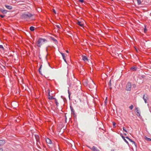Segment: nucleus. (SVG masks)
<instances>
[{
	"label": "nucleus",
	"mask_w": 151,
	"mask_h": 151,
	"mask_svg": "<svg viewBox=\"0 0 151 151\" xmlns=\"http://www.w3.org/2000/svg\"><path fill=\"white\" fill-rule=\"evenodd\" d=\"M68 75L67 82L69 86H70L73 83V80L74 78V77L72 72L70 73L69 72H68Z\"/></svg>",
	"instance_id": "obj_1"
},
{
	"label": "nucleus",
	"mask_w": 151,
	"mask_h": 151,
	"mask_svg": "<svg viewBox=\"0 0 151 151\" xmlns=\"http://www.w3.org/2000/svg\"><path fill=\"white\" fill-rule=\"evenodd\" d=\"M47 40L41 38H39L37 42V46L39 47H41V45H43Z\"/></svg>",
	"instance_id": "obj_2"
},
{
	"label": "nucleus",
	"mask_w": 151,
	"mask_h": 151,
	"mask_svg": "<svg viewBox=\"0 0 151 151\" xmlns=\"http://www.w3.org/2000/svg\"><path fill=\"white\" fill-rule=\"evenodd\" d=\"M32 16V15L29 13H28L27 14L24 13L22 14L21 17L23 19H26L28 18H30Z\"/></svg>",
	"instance_id": "obj_3"
},
{
	"label": "nucleus",
	"mask_w": 151,
	"mask_h": 151,
	"mask_svg": "<svg viewBox=\"0 0 151 151\" xmlns=\"http://www.w3.org/2000/svg\"><path fill=\"white\" fill-rule=\"evenodd\" d=\"M131 87L132 85L131 83L129 82L126 85V89L127 91H130L131 89Z\"/></svg>",
	"instance_id": "obj_4"
},
{
	"label": "nucleus",
	"mask_w": 151,
	"mask_h": 151,
	"mask_svg": "<svg viewBox=\"0 0 151 151\" xmlns=\"http://www.w3.org/2000/svg\"><path fill=\"white\" fill-rule=\"evenodd\" d=\"M143 99L145 103H147V101L148 99V96L147 95H144Z\"/></svg>",
	"instance_id": "obj_5"
},
{
	"label": "nucleus",
	"mask_w": 151,
	"mask_h": 151,
	"mask_svg": "<svg viewBox=\"0 0 151 151\" xmlns=\"http://www.w3.org/2000/svg\"><path fill=\"white\" fill-rule=\"evenodd\" d=\"M67 143L71 147H72L73 145H74V144L73 142L71 140L70 141V142H68L67 140Z\"/></svg>",
	"instance_id": "obj_6"
},
{
	"label": "nucleus",
	"mask_w": 151,
	"mask_h": 151,
	"mask_svg": "<svg viewBox=\"0 0 151 151\" xmlns=\"http://www.w3.org/2000/svg\"><path fill=\"white\" fill-rule=\"evenodd\" d=\"M82 57L83 60L85 61L88 62V60L86 56L84 55H83L82 56Z\"/></svg>",
	"instance_id": "obj_7"
},
{
	"label": "nucleus",
	"mask_w": 151,
	"mask_h": 151,
	"mask_svg": "<svg viewBox=\"0 0 151 151\" xmlns=\"http://www.w3.org/2000/svg\"><path fill=\"white\" fill-rule=\"evenodd\" d=\"M0 11L3 14H6L7 12V11L6 10L3 9L2 8H0Z\"/></svg>",
	"instance_id": "obj_8"
},
{
	"label": "nucleus",
	"mask_w": 151,
	"mask_h": 151,
	"mask_svg": "<svg viewBox=\"0 0 151 151\" xmlns=\"http://www.w3.org/2000/svg\"><path fill=\"white\" fill-rule=\"evenodd\" d=\"M135 109L136 111V112L137 113V115L138 116H140V113L139 111L138 108V107H136L135 108Z\"/></svg>",
	"instance_id": "obj_9"
},
{
	"label": "nucleus",
	"mask_w": 151,
	"mask_h": 151,
	"mask_svg": "<svg viewBox=\"0 0 151 151\" xmlns=\"http://www.w3.org/2000/svg\"><path fill=\"white\" fill-rule=\"evenodd\" d=\"M5 6L7 9H9L11 10L12 9V6H11L5 5Z\"/></svg>",
	"instance_id": "obj_10"
},
{
	"label": "nucleus",
	"mask_w": 151,
	"mask_h": 151,
	"mask_svg": "<svg viewBox=\"0 0 151 151\" xmlns=\"http://www.w3.org/2000/svg\"><path fill=\"white\" fill-rule=\"evenodd\" d=\"M46 142L47 143L49 144H51V140L48 139L47 138L46 139Z\"/></svg>",
	"instance_id": "obj_11"
},
{
	"label": "nucleus",
	"mask_w": 151,
	"mask_h": 151,
	"mask_svg": "<svg viewBox=\"0 0 151 151\" xmlns=\"http://www.w3.org/2000/svg\"><path fill=\"white\" fill-rule=\"evenodd\" d=\"M91 149L93 150L94 151H98V149H97L96 147L93 146V147L91 148Z\"/></svg>",
	"instance_id": "obj_12"
},
{
	"label": "nucleus",
	"mask_w": 151,
	"mask_h": 151,
	"mask_svg": "<svg viewBox=\"0 0 151 151\" xmlns=\"http://www.w3.org/2000/svg\"><path fill=\"white\" fill-rule=\"evenodd\" d=\"M61 54L62 55V56L63 57V58L64 60V61L65 62H66V59L65 58V54L60 52Z\"/></svg>",
	"instance_id": "obj_13"
},
{
	"label": "nucleus",
	"mask_w": 151,
	"mask_h": 151,
	"mask_svg": "<svg viewBox=\"0 0 151 151\" xmlns=\"http://www.w3.org/2000/svg\"><path fill=\"white\" fill-rule=\"evenodd\" d=\"M5 143V142L4 140H0V146L4 145Z\"/></svg>",
	"instance_id": "obj_14"
},
{
	"label": "nucleus",
	"mask_w": 151,
	"mask_h": 151,
	"mask_svg": "<svg viewBox=\"0 0 151 151\" xmlns=\"http://www.w3.org/2000/svg\"><path fill=\"white\" fill-rule=\"evenodd\" d=\"M144 139L146 140L147 141H151V139L148 138L145 136V137Z\"/></svg>",
	"instance_id": "obj_15"
},
{
	"label": "nucleus",
	"mask_w": 151,
	"mask_h": 151,
	"mask_svg": "<svg viewBox=\"0 0 151 151\" xmlns=\"http://www.w3.org/2000/svg\"><path fill=\"white\" fill-rule=\"evenodd\" d=\"M77 24H78L79 25H80V26H81V27L83 26V24L81 23V22H80V21H78L77 22Z\"/></svg>",
	"instance_id": "obj_16"
},
{
	"label": "nucleus",
	"mask_w": 151,
	"mask_h": 151,
	"mask_svg": "<svg viewBox=\"0 0 151 151\" xmlns=\"http://www.w3.org/2000/svg\"><path fill=\"white\" fill-rule=\"evenodd\" d=\"M131 70L133 71H136L137 70V68L136 67H132L131 68Z\"/></svg>",
	"instance_id": "obj_17"
},
{
	"label": "nucleus",
	"mask_w": 151,
	"mask_h": 151,
	"mask_svg": "<svg viewBox=\"0 0 151 151\" xmlns=\"http://www.w3.org/2000/svg\"><path fill=\"white\" fill-rule=\"evenodd\" d=\"M29 29L32 31H34L35 30V27H34L31 26L30 27Z\"/></svg>",
	"instance_id": "obj_18"
},
{
	"label": "nucleus",
	"mask_w": 151,
	"mask_h": 151,
	"mask_svg": "<svg viewBox=\"0 0 151 151\" xmlns=\"http://www.w3.org/2000/svg\"><path fill=\"white\" fill-rule=\"evenodd\" d=\"M126 138L128 139L130 142H132L134 144H135V142L134 141H133L131 139L129 138L128 137H127Z\"/></svg>",
	"instance_id": "obj_19"
},
{
	"label": "nucleus",
	"mask_w": 151,
	"mask_h": 151,
	"mask_svg": "<svg viewBox=\"0 0 151 151\" xmlns=\"http://www.w3.org/2000/svg\"><path fill=\"white\" fill-rule=\"evenodd\" d=\"M51 39H52V40H53V41H54L55 43H57V40L56 39H54V38H53V37H51Z\"/></svg>",
	"instance_id": "obj_20"
},
{
	"label": "nucleus",
	"mask_w": 151,
	"mask_h": 151,
	"mask_svg": "<svg viewBox=\"0 0 151 151\" xmlns=\"http://www.w3.org/2000/svg\"><path fill=\"white\" fill-rule=\"evenodd\" d=\"M122 138H123V139H124V141L127 143V144H128V142L125 139V137H123V136H122Z\"/></svg>",
	"instance_id": "obj_21"
},
{
	"label": "nucleus",
	"mask_w": 151,
	"mask_h": 151,
	"mask_svg": "<svg viewBox=\"0 0 151 151\" xmlns=\"http://www.w3.org/2000/svg\"><path fill=\"white\" fill-rule=\"evenodd\" d=\"M0 48L1 49L3 50H4V48L3 47V46L2 45H0Z\"/></svg>",
	"instance_id": "obj_22"
},
{
	"label": "nucleus",
	"mask_w": 151,
	"mask_h": 151,
	"mask_svg": "<svg viewBox=\"0 0 151 151\" xmlns=\"http://www.w3.org/2000/svg\"><path fill=\"white\" fill-rule=\"evenodd\" d=\"M55 103H56V105L57 106H58V102L57 100L56 99H55Z\"/></svg>",
	"instance_id": "obj_23"
},
{
	"label": "nucleus",
	"mask_w": 151,
	"mask_h": 151,
	"mask_svg": "<svg viewBox=\"0 0 151 151\" xmlns=\"http://www.w3.org/2000/svg\"><path fill=\"white\" fill-rule=\"evenodd\" d=\"M133 106L132 105H131L130 106H129V109H131V110H132V109H133Z\"/></svg>",
	"instance_id": "obj_24"
},
{
	"label": "nucleus",
	"mask_w": 151,
	"mask_h": 151,
	"mask_svg": "<svg viewBox=\"0 0 151 151\" xmlns=\"http://www.w3.org/2000/svg\"><path fill=\"white\" fill-rule=\"evenodd\" d=\"M48 99H54V98L52 96H50L49 97Z\"/></svg>",
	"instance_id": "obj_25"
},
{
	"label": "nucleus",
	"mask_w": 151,
	"mask_h": 151,
	"mask_svg": "<svg viewBox=\"0 0 151 151\" xmlns=\"http://www.w3.org/2000/svg\"><path fill=\"white\" fill-rule=\"evenodd\" d=\"M137 1L138 4L139 5L141 4L140 0H137Z\"/></svg>",
	"instance_id": "obj_26"
},
{
	"label": "nucleus",
	"mask_w": 151,
	"mask_h": 151,
	"mask_svg": "<svg viewBox=\"0 0 151 151\" xmlns=\"http://www.w3.org/2000/svg\"><path fill=\"white\" fill-rule=\"evenodd\" d=\"M112 124H113L114 127H116V126H115V125L116 124V123L114 122H113Z\"/></svg>",
	"instance_id": "obj_27"
},
{
	"label": "nucleus",
	"mask_w": 151,
	"mask_h": 151,
	"mask_svg": "<svg viewBox=\"0 0 151 151\" xmlns=\"http://www.w3.org/2000/svg\"><path fill=\"white\" fill-rule=\"evenodd\" d=\"M56 27L58 28H60V27H61V26L59 24H58V25H56Z\"/></svg>",
	"instance_id": "obj_28"
},
{
	"label": "nucleus",
	"mask_w": 151,
	"mask_h": 151,
	"mask_svg": "<svg viewBox=\"0 0 151 151\" xmlns=\"http://www.w3.org/2000/svg\"><path fill=\"white\" fill-rule=\"evenodd\" d=\"M147 31V29H146V27H145L144 28V32L145 33Z\"/></svg>",
	"instance_id": "obj_29"
},
{
	"label": "nucleus",
	"mask_w": 151,
	"mask_h": 151,
	"mask_svg": "<svg viewBox=\"0 0 151 151\" xmlns=\"http://www.w3.org/2000/svg\"><path fill=\"white\" fill-rule=\"evenodd\" d=\"M42 65H41V66L39 68V73L40 74H41V72L40 71V69L41 68V67H42Z\"/></svg>",
	"instance_id": "obj_30"
},
{
	"label": "nucleus",
	"mask_w": 151,
	"mask_h": 151,
	"mask_svg": "<svg viewBox=\"0 0 151 151\" xmlns=\"http://www.w3.org/2000/svg\"><path fill=\"white\" fill-rule=\"evenodd\" d=\"M52 11H53V12L55 14H57V12H56V11H55V9H52Z\"/></svg>",
	"instance_id": "obj_31"
},
{
	"label": "nucleus",
	"mask_w": 151,
	"mask_h": 151,
	"mask_svg": "<svg viewBox=\"0 0 151 151\" xmlns=\"http://www.w3.org/2000/svg\"><path fill=\"white\" fill-rule=\"evenodd\" d=\"M0 17H1L2 18H4L5 17V15H0Z\"/></svg>",
	"instance_id": "obj_32"
},
{
	"label": "nucleus",
	"mask_w": 151,
	"mask_h": 151,
	"mask_svg": "<svg viewBox=\"0 0 151 151\" xmlns=\"http://www.w3.org/2000/svg\"><path fill=\"white\" fill-rule=\"evenodd\" d=\"M123 130L125 131V132H127V130L125 129V128L124 127H123Z\"/></svg>",
	"instance_id": "obj_33"
},
{
	"label": "nucleus",
	"mask_w": 151,
	"mask_h": 151,
	"mask_svg": "<svg viewBox=\"0 0 151 151\" xmlns=\"http://www.w3.org/2000/svg\"><path fill=\"white\" fill-rule=\"evenodd\" d=\"M68 93L69 94V99H70V92H69V90H68Z\"/></svg>",
	"instance_id": "obj_34"
},
{
	"label": "nucleus",
	"mask_w": 151,
	"mask_h": 151,
	"mask_svg": "<svg viewBox=\"0 0 151 151\" xmlns=\"http://www.w3.org/2000/svg\"><path fill=\"white\" fill-rule=\"evenodd\" d=\"M79 1L81 3H83L84 1L83 0H79Z\"/></svg>",
	"instance_id": "obj_35"
},
{
	"label": "nucleus",
	"mask_w": 151,
	"mask_h": 151,
	"mask_svg": "<svg viewBox=\"0 0 151 151\" xmlns=\"http://www.w3.org/2000/svg\"><path fill=\"white\" fill-rule=\"evenodd\" d=\"M61 97L62 99H63V98L65 99V98L63 97V96H61Z\"/></svg>",
	"instance_id": "obj_36"
},
{
	"label": "nucleus",
	"mask_w": 151,
	"mask_h": 151,
	"mask_svg": "<svg viewBox=\"0 0 151 151\" xmlns=\"http://www.w3.org/2000/svg\"><path fill=\"white\" fill-rule=\"evenodd\" d=\"M65 122H66V115H65Z\"/></svg>",
	"instance_id": "obj_37"
},
{
	"label": "nucleus",
	"mask_w": 151,
	"mask_h": 151,
	"mask_svg": "<svg viewBox=\"0 0 151 151\" xmlns=\"http://www.w3.org/2000/svg\"><path fill=\"white\" fill-rule=\"evenodd\" d=\"M0 151H3V150L2 148H0Z\"/></svg>",
	"instance_id": "obj_38"
},
{
	"label": "nucleus",
	"mask_w": 151,
	"mask_h": 151,
	"mask_svg": "<svg viewBox=\"0 0 151 151\" xmlns=\"http://www.w3.org/2000/svg\"><path fill=\"white\" fill-rule=\"evenodd\" d=\"M48 95H49V97H50V93H49H49H48Z\"/></svg>",
	"instance_id": "obj_39"
},
{
	"label": "nucleus",
	"mask_w": 151,
	"mask_h": 151,
	"mask_svg": "<svg viewBox=\"0 0 151 151\" xmlns=\"http://www.w3.org/2000/svg\"><path fill=\"white\" fill-rule=\"evenodd\" d=\"M68 57L69 58V59H70V56H68Z\"/></svg>",
	"instance_id": "obj_40"
},
{
	"label": "nucleus",
	"mask_w": 151,
	"mask_h": 151,
	"mask_svg": "<svg viewBox=\"0 0 151 151\" xmlns=\"http://www.w3.org/2000/svg\"><path fill=\"white\" fill-rule=\"evenodd\" d=\"M105 103H106V100L105 101Z\"/></svg>",
	"instance_id": "obj_41"
},
{
	"label": "nucleus",
	"mask_w": 151,
	"mask_h": 151,
	"mask_svg": "<svg viewBox=\"0 0 151 151\" xmlns=\"http://www.w3.org/2000/svg\"><path fill=\"white\" fill-rule=\"evenodd\" d=\"M71 110V111H73V109H72Z\"/></svg>",
	"instance_id": "obj_42"
},
{
	"label": "nucleus",
	"mask_w": 151,
	"mask_h": 151,
	"mask_svg": "<svg viewBox=\"0 0 151 151\" xmlns=\"http://www.w3.org/2000/svg\"><path fill=\"white\" fill-rule=\"evenodd\" d=\"M68 50H67V53H68Z\"/></svg>",
	"instance_id": "obj_43"
},
{
	"label": "nucleus",
	"mask_w": 151,
	"mask_h": 151,
	"mask_svg": "<svg viewBox=\"0 0 151 151\" xmlns=\"http://www.w3.org/2000/svg\"><path fill=\"white\" fill-rule=\"evenodd\" d=\"M124 135H126V134H126V133H124Z\"/></svg>",
	"instance_id": "obj_44"
},
{
	"label": "nucleus",
	"mask_w": 151,
	"mask_h": 151,
	"mask_svg": "<svg viewBox=\"0 0 151 151\" xmlns=\"http://www.w3.org/2000/svg\"><path fill=\"white\" fill-rule=\"evenodd\" d=\"M48 63V65L50 66V65H49V63Z\"/></svg>",
	"instance_id": "obj_45"
},
{
	"label": "nucleus",
	"mask_w": 151,
	"mask_h": 151,
	"mask_svg": "<svg viewBox=\"0 0 151 151\" xmlns=\"http://www.w3.org/2000/svg\"><path fill=\"white\" fill-rule=\"evenodd\" d=\"M110 82H111V80L110 81V82H109V83H110V85L111 84Z\"/></svg>",
	"instance_id": "obj_46"
},
{
	"label": "nucleus",
	"mask_w": 151,
	"mask_h": 151,
	"mask_svg": "<svg viewBox=\"0 0 151 151\" xmlns=\"http://www.w3.org/2000/svg\"><path fill=\"white\" fill-rule=\"evenodd\" d=\"M93 84L94 85H95V84L94 83H93Z\"/></svg>",
	"instance_id": "obj_47"
},
{
	"label": "nucleus",
	"mask_w": 151,
	"mask_h": 151,
	"mask_svg": "<svg viewBox=\"0 0 151 151\" xmlns=\"http://www.w3.org/2000/svg\"><path fill=\"white\" fill-rule=\"evenodd\" d=\"M135 49H136V51H137V50L136 48H135Z\"/></svg>",
	"instance_id": "obj_48"
},
{
	"label": "nucleus",
	"mask_w": 151,
	"mask_h": 151,
	"mask_svg": "<svg viewBox=\"0 0 151 151\" xmlns=\"http://www.w3.org/2000/svg\"><path fill=\"white\" fill-rule=\"evenodd\" d=\"M3 67H4V68H5V67L4 66H3Z\"/></svg>",
	"instance_id": "obj_49"
},
{
	"label": "nucleus",
	"mask_w": 151,
	"mask_h": 151,
	"mask_svg": "<svg viewBox=\"0 0 151 151\" xmlns=\"http://www.w3.org/2000/svg\"><path fill=\"white\" fill-rule=\"evenodd\" d=\"M68 76V74H67V75H66V76Z\"/></svg>",
	"instance_id": "obj_50"
}]
</instances>
